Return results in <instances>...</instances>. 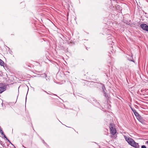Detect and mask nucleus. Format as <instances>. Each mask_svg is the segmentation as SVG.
<instances>
[{"mask_svg":"<svg viewBox=\"0 0 148 148\" xmlns=\"http://www.w3.org/2000/svg\"><path fill=\"white\" fill-rule=\"evenodd\" d=\"M125 138L128 143L132 147L135 148H140L138 143L135 142L133 139L126 136Z\"/></svg>","mask_w":148,"mask_h":148,"instance_id":"f257e3e1","label":"nucleus"},{"mask_svg":"<svg viewBox=\"0 0 148 148\" xmlns=\"http://www.w3.org/2000/svg\"><path fill=\"white\" fill-rule=\"evenodd\" d=\"M110 133L113 135H114L116 132V128L114 124L110 123L109 127Z\"/></svg>","mask_w":148,"mask_h":148,"instance_id":"f03ea898","label":"nucleus"},{"mask_svg":"<svg viewBox=\"0 0 148 148\" xmlns=\"http://www.w3.org/2000/svg\"><path fill=\"white\" fill-rule=\"evenodd\" d=\"M141 27L144 30L148 31V26L145 24H142L140 25Z\"/></svg>","mask_w":148,"mask_h":148,"instance_id":"7ed1b4c3","label":"nucleus"},{"mask_svg":"<svg viewBox=\"0 0 148 148\" xmlns=\"http://www.w3.org/2000/svg\"><path fill=\"white\" fill-rule=\"evenodd\" d=\"M137 119L140 122L142 123L143 121V119L142 117L140 115L136 117Z\"/></svg>","mask_w":148,"mask_h":148,"instance_id":"20e7f679","label":"nucleus"},{"mask_svg":"<svg viewBox=\"0 0 148 148\" xmlns=\"http://www.w3.org/2000/svg\"><path fill=\"white\" fill-rule=\"evenodd\" d=\"M115 15L113 14H111L109 15V17L111 20H113V19H115Z\"/></svg>","mask_w":148,"mask_h":148,"instance_id":"39448f33","label":"nucleus"},{"mask_svg":"<svg viewBox=\"0 0 148 148\" xmlns=\"http://www.w3.org/2000/svg\"><path fill=\"white\" fill-rule=\"evenodd\" d=\"M39 75H40L39 77H40L44 78L45 77H47V75H46L45 73H44L42 74H40Z\"/></svg>","mask_w":148,"mask_h":148,"instance_id":"423d86ee","label":"nucleus"},{"mask_svg":"<svg viewBox=\"0 0 148 148\" xmlns=\"http://www.w3.org/2000/svg\"><path fill=\"white\" fill-rule=\"evenodd\" d=\"M4 64V62L0 59V65L3 66Z\"/></svg>","mask_w":148,"mask_h":148,"instance_id":"0eeeda50","label":"nucleus"},{"mask_svg":"<svg viewBox=\"0 0 148 148\" xmlns=\"http://www.w3.org/2000/svg\"><path fill=\"white\" fill-rule=\"evenodd\" d=\"M5 90V89L4 88L0 87V93H2Z\"/></svg>","mask_w":148,"mask_h":148,"instance_id":"6e6552de","label":"nucleus"},{"mask_svg":"<svg viewBox=\"0 0 148 148\" xmlns=\"http://www.w3.org/2000/svg\"><path fill=\"white\" fill-rule=\"evenodd\" d=\"M103 94L106 97V98L107 99H108L109 98V97L108 96V95L107 94L106 92L105 91H103Z\"/></svg>","mask_w":148,"mask_h":148,"instance_id":"1a4fd4ad","label":"nucleus"},{"mask_svg":"<svg viewBox=\"0 0 148 148\" xmlns=\"http://www.w3.org/2000/svg\"><path fill=\"white\" fill-rule=\"evenodd\" d=\"M134 114L135 116H136V117L139 116L140 114H139L138 113L136 112V110L134 112Z\"/></svg>","mask_w":148,"mask_h":148,"instance_id":"9d476101","label":"nucleus"},{"mask_svg":"<svg viewBox=\"0 0 148 148\" xmlns=\"http://www.w3.org/2000/svg\"><path fill=\"white\" fill-rule=\"evenodd\" d=\"M102 89L103 91H105V90L106 89L105 87L103 84L102 85Z\"/></svg>","mask_w":148,"mask_h":148,"instance_id":"9b49d317","label":"nucleus"},{"mask_svg":"<svg viewBox=\"0 0 148 148\" xmlns=\"http://www.w3.org/2000/svg\"><path fill=\"white\" fill-rule=\"evenodd\" d=\"M0 133H1V134L2 135L4 134L2 130H0Z\"/></svg>","mask_w":148,"mask_h":148,"instance_id":"f8f14e48","label":"nucleus"},{"mask_svg":"<svg viewBox=\"0 0 148 148\" xmlns=\"http://www.w3.org/2000/svg\"><path fill=\"white\" fill-rule=\"evenodd\" d=\"M8 49H9L8 51L9 52V53L12 54V51L10 50V48H8Z\"/></svg>","mask_w":148,"mask_h":148,"instance_id":"ddd939ff","label":"nucleus"},{"mask_svg":"<svg viewBox=\"0 0 148 148\" xmlns=\"http://www.w3.org/2000/svg\"><path fill=\"white\" fill-rule=\"evenodd\" d=\"M46 78V80L47 81H49V78L47 76V77H45Z\"/></svg>","mask_w":148,"mask_h":148,"instance_id":"4468645a","label":"nucleus"},{"mask_svg":"<svg viewBox=\"0 0 148 148\" xmlns=\"http://www.w3.org/2000/svg\"><path fill=\"white\" fill-rule=\"evenodd\" d=\"M113 38H108V41H109L110 40H112V39H113Z\"/></svg>","mask_w":148,"mask_h":148,"instance_id":"2eb2a0df","label":"nucleus"},{"mask_svg":"<svg viewBox=\"0 0 148 148\" xmlns=\"http://www.w3.org/2000/svg\"><path fill=\"white\" fill-rule=\"evenodd\" d=\"M130 108L133 112L136 111V110L132 108V107H130Z\"/></svg>","mask_w":148,"mask_h":148,"instance_id":"dca6fc26","label":"nucleus"},{"mask_svg":"<svg viewBox=\"0 0 148 148\" xmlns=\"http://www.w3.org/2000/svg\"><path fill=\"white\" fill-rule=\"evenodd\" d=\"M130 108L133 112L136 111V110L132 108V107H130Z\"/></svg>","mask_w":148,"mask_h":148,"instance_id":"f3484780","label":"nucleus"},{"mask_svg":"<svg viewBox=\"0 0 148 148\" xmlns=\"http://www.w3.org/2000/svg\"><path fill=\"white\" fill-rule=\"evenodd\" d=\"M130 108L133 112L136 111V110L132 108V107H130Z\"/></svg>","mask_w":148,"mask_h":148,"instance_id":"a211bd4d","label":"nucleus"},{"mask_svg":"<svg viewBox=\"0 0 148 148\" xmlns=\"http://www.w3.org/2000/svg\"><path fill=\"white\" fill-rule=\"evenodd\" d=\"M3 136L4 137V138L6 139V140H8V138L7 137L5 136V134H4L3 135Z\"/></svg>","mask_w":148,"mask_h":148,"instance_id":"6ab92c4d","label":"nucleus"},{"mask_svg":"<svg viewBox=\"0 0 148 148\" xmlns=\"http://www.w3.org/2000/svg\"><path fill=\"white\" fill-rule=\"evenodd\" d=\"M141 148H147L146 146L145 145H143L141 147Z\"/></svg>","mask_w":148,"mask_h":148,"instance_id":"aec40b11","label":"nucleus"},{"mask_svg":"<svg viewBox=\"0 0 148 148\" xmlns=\"http://www.w3.org/2000/svg\"><path fill=\"white\" fill-rule=\"evenodd\" d=\"M41 139L42 140V142L44 144H46V143L45 142V141L43 140L42 139Z\"/></svg>","mask_w":148,"mask_h":148,"instance_id":"412c9836","label":"nucleus"},{"mask_svg":"<svg viewBox=\"0 0 148 148\" xmlns=\"http://www.w3.org/2000/svg\"><path fill=\"white\" fill-rule=\"evenodd\" d=\"M42 90L44 92H46V93H47V94H49L46 91H45V90H43V89H42Z\"/></svg>","mask_w":148,"mask_h":148,"instance_id":"4be33fe9","label":"nucleus"},{"mask_svg":"<svg viewBox=\"0 0 148 148\" xmlns=\"http://www.w3.org/2000/svg\"><path fill=\"white\" fill-rule=\"evenodd\" d=\"M47 147H48L49 146L47 144V143H46V144H44Z\"/></svg>","mask_w":148,"mask_h":148,"instance_id":"5701e85b","label":"nucleus"},{"mask_svg":"<svg viewBox=\"0 0 148 148\" xmlns=\"http://www.w3.org/2000/svg\"><path fill=\"white\" fill-rule=\"evenodd\" d=\"M47 147H48L49 146L47 144V143H46V144H44Z\"/></svg>","mask_w":148,"mask_h":148,"instance_id":"b1692460","label":"nucleus"},{"mask_svg":"<svg viewBox=\"0 0 148 148\" xmlns=\"http://www.w3.org/2000/svg\"><path fill=\"white\" fill-rule=\"evenodd\" d=\"M22 135H26V134L25 133H23L22 134Z\"/></svg>","mask_w":148,"mask_h":148,"instance_id":"393cba45","label":"nucleus"},{"mask_svg":"<svg viewBox=\"0 0 148 148\" xmlns=\"http://www.w3.org/2000/svg\"><path fill=\"white\" fill-rule=\"evenodd\" d=\"M8 140V142H9L10 143H11V142L10 141V140L9 139H8V140Z\"/></svg>","mask_w":148,"mask_h":148,"instance_id":"a878e982","label":"nucleus"},{"mask_svg":"<svg viewBox=\"0 0 148 148\" xmlns=\"http://www.w3.org/2000/svg\"><path fill=\"white\" fill-rule=\"evenodd\" d=\"M146 144H147L148 145V140L146 142Z\"/></svg>","mask_w":148,"mask_h":148,"instance_id":"bb28decb","label":"nucleus"},{"mask_svg":"<svg viewBox=\"0 0 148 148\" xmlns=\"http://www.w3.org/2000/svg\"><path fill=\"white\" fill-rule=\"evenodd\" d=\"M112 43H113V42L112 41L111 42V43H110L109 44H111V45H112Z\"/></svg>","mask_w":148,"mask_h":148,"instance_id":"cd10ccee","label":"nucleus"},{"mask_svg":"<svg viewBox=\"0 0 148 148\" xmlns=\"http://www.w3.org/2000/svg\"><path fill=\"white\" fill-rule=\"evenodd\" d=\"M26 96H27V95H26ZM26 99H27V96H26Z\"/></svg>","mask_w":148,"mask_h":148,"instance_id":"c85d7f7f","label":"nucleus"},{"mask_svg":"<svg viewBox=\"0 0 148 148\" xmlns=\"http://www.w3.org/2000/svg\"><path fill=\"white\" fill-rule=\"evenodd\" d=\"M131 61L134 62V61L133 60H131Z\"/></svg>","mask_w":148,"mask_h":148,"instance_id":"c756f323","label":"nucleus"},{"mask_svg":"<svg viewBox=\"0 0 148 148\" xmlns=\"http://www.w3.org/2000/svg\"><path fill=\"white\" fill-rule=\"evenodd\" d=\"M10 143L11 144H12V145H13V144H12V143Z\"/></svg>","mask_w":148,"mask_h":148,"instance_id":"7c9ffc66","label":"nucleus"},{"mask_svg":"<svg viewBox=\"0 0 148 148\" xmlns=\"http://www.w3.org/2000/svg\"><path fill=\"white\" fill-rule=\"evenodd\" d=\"M76 17H75V20H76Z\"/></svg>","mask_w":148,"mask_h":148,"instance_id":"2f4dec72","label":"nucleus"},{"mask_svg":"<svg viewBox=\"0 0 148 148\" xmlns=\"http://www.w3.org/2000/svg\"><path fill=\"white\" fill-rule=\"evenodd\" d=\"M95 143H96V144H97V143H96V142H95Z\"/></svg>","mask_w":148,"mask_h":148,"instance_id":"473e14b6","label":"nucleus"},{"mask_svg":"<svg viewBox=\"0 0 148 148\" xmlns=\"http://www.w3.org/2000/svg\"><path fill=\"white\" fill-rule=\"evenodd\" d=\"M28 91V90H27V92ZM28 93V92H27V93Z\"/></svg>","mask_w":148,"mask_h":148,"instance_id":"72a5a7b5","label":"nucleus"}]
</instances>
